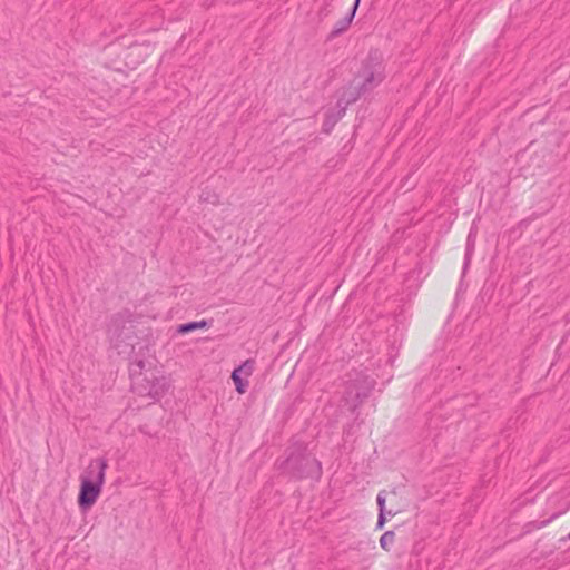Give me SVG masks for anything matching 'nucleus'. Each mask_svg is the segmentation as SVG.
<instances>
[{
    "label": "nucleus",
    "instance_id": "13",
    "mask_svg": "<svg viewBox=\"0 0 570 570\" xmlns=\"http://www.w3.org/2000/svg\"><path fill=\"white\" fill-rule=\"evenodd\" d=\"M385 523V515H384V512H380L379 513V518H377V523H376V528L379 529H382L383 525Z\"/></svg>",
    "mask_w": 570,
    "mask_h": 570
},
{
    "label": "nucleus",
    "instance_id": "10",
    "mask_svg": "<svg viewBox=\"0 0 570 570\" xmlns=\"http://www.w3.org/2000/svg\"><path fill=\"white\" fill-rule=\"evenodd\" d=\"M235 370L239 373H244L246 376H249L254 371V361L247 360Z\"/></svg>",
    "mask_w": 570,
    "mask_h": 570
},
{
    "label": "nucleus",
    "instance_id": "12",
    "mask_svg": "<svg viewBox=\"0 0 570 570\" xmlns=\"http://www.w3.org/2000/svg\"><path fill=\"white\" fill-rule=\"evenodd\" d=\"M376 502H377L380 512H384L385 511V498L382 493L377 494Z\"/></svg>",
    "mask_w": 570,
    "mask_h": 570
},
{
    "label": "nucleus",
    "instance_id": "2",
    "mask_svg": "<svg viewBox=\"0 0 570 570\" xmlns=\"http://www.w3.org/2000/svg\"><path fill=\"white\" fill-rule=\"evenodd\" d=\"M278 468L284 473L297 479H320L322 475L321 462L302 448L293 450L291 454L279 463Z\"/></svg>",
    "mask_w": 570,
    "mask_h": 570
},
{
    "label": "nucleus",
    "instance_id": "4",
    "mask_svg": "<svg viewBox=\"0 0 570 570\" xmlns=\"http://www.w3.org/2000/svg\"><path fill=\"white\" fill-rule=\"evenodd\" d=\"M362 83L355 96L357 98L361 94L367 92L380 85L384 79V69L382 63L372 57H370L363 65L361 71Z\"/></svg>",
    "mask_w": 570,
    "mask_h": 570
},
{
    "label": "nucleus",
    "instance_id": "6",
    "mask_svg": "<svg viewBox=\"0 0 570 570\" xmlns=\"http://www.w3.org/2000/svg\"><path fill=\"white\" fill-rule=\"evenodd\" d=\"M207 326H208V323L205 320L198 321V322H189V323L180 324L177 328V332L179 334H187L195 330L205 328Z\"/></svg>",
    "mask_w": 570,
    "mask_h": 570
},
{
    "label": "nucleus",
    "instance_id": "8",
    "mask_svg": "<svg viewBox=\"0 0 570 570\" xmlns=\"http://www.w3.org/2000/svg\"><path fill=\"white\" fill-rule=\"evenodd\" d=\"M356 99H357V96H355L354 94L351 95V97H348L345 101L343 99H338V101H337L338 111L336 115H334L335 118H337V120L341 119L345 114L346 106L351 102H354Z\"/></svg>",
    "mask_w": 570,
    "mask_h": 570
},
{
    "label": "nucleus",
    "instance_id": "11",
    "mask_svg": "<svg viewBox=\"0 0 570 570\" xmlns=\"http://www.w3.org/2000/svg\"><path fill=\"white\" fill-rule=\"evenodd\" d=\"M337 121L338 120H337V118H335L334 115H332V114L327 115L326 119H325V121L323 124V131L328 134Z\"/></svg>",
    "mask_w": 570,
    "mask_h": 570
},
{
    "label": "nucleus",
    "instance_id": "1",
    "mask_svg": "<svg viewBox=\"0 0 570 570\" xmlns=\"http://www.w3.org/2000/svg\"><path fill=\"white\" fill-rule=\"evenodd\" d=\"M107 468L108 463L104 458L90 461L85 474L81 476L78 495V504L80 508L87 509L97 501L105 483Z\"/></svg>",
    "mask_w": 570,
    "mask_h": 570
},
{
    "label": "nucleus",
    "instance_id": "9",
    "mask_svg": "<svg viewBox=\"0 0 570 570\" xmlns=\"http://www.w3.org/2000/svg\"><path fill=\"white\" fill-rule=\"evenodd\" d=\"M394 539H395V534L393 531H386L385 533L382 534V537L380 538V546L382 547V549L389 551L390 550V547L393 544L394 542Z\"/></svg>",
    "mask_w": 570,
    "mask_h": 570
},
{
    "label": "nucleus",
    "instance_id": "5",
    "mask_svg": "<svg viewBox=\"0 0 570 570\" xmlns=\"http://www.w3.org/2000/svg\"><path fill=\"white\" fill-rule=\"evenodd\" d=\"M358 3H360V0H355L354 6L351 9V11L344 18H342L341 20H338L335 23L334 28L332 29V31L328 35V39H335L336 37L342 35L350 28L354 17H355V12L358 7Z\"/></svg>",
    "mask_w": 570,
    "mask_h": 570
},
{
    "label": "nucleus",
    "instance_id": "14",
    "mask_svg": "<svg viewBox=\"0 0 570 570\" xmlns=\"http://www.w3.org/2000/svg\"><path fill=\"white\" fill-rule=\"evenodd\" d=\"M462 282H463V274L461 275V278L459 281V287L461 286Z\"/></svg>",
    "mask_w": 570,
    "mask_h": 570
},
{
    "label": "nucleus",
    "instance_id": "15",
    "mask_svg": "<svg viewBox=\"0 0 570 570\" xmlns=\"http://www.w3.org/2000/svg\"><path fill=\"white\" fill-rule=\"evenodd\" d=\"M568 538L570 539V532H569V535H568Z\"/></svg>",
    "mask_w": 570,
    "mask_h": 570
},
{
    "label": "nucleus",
    "instance_id": "7",
    "mask_svg": "<svg viewBox=\"0 0 570 570\" xmlns=\"http://www.w3.org/2000/svg\"><path fill=\"white\" fill-rule=\"evenodd\" d=\"M232 380L235 384L236 391L239 394H244L246 392V389L248 386V382H244L240 377V373L236 370L232 372Z\"/></svg>",
    "mask_w": 570,
    "mask_h": 570
},
{
    "label": "nucleus",
    "instance_id": "3",
    "mask_svg": "<svg viewBox=\"0 0 570 570\" xmlns=\"http://www.w3.org/2000/svg\"><path fill=\"white\" fill-rule=\"evenodd\" d=\"M375 381L362 372H355L346 381L344 401L352 410H356L371 394Z\"/></svg>",
    "mask_w": 570,
    "mask_h": 570
}]
</instances>
